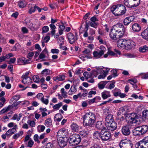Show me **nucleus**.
<instances>
[{"instance_id":"obj_12","label":"nucleus","mask_w":148,"mask_h":148,"mask_svg":"<svg viewBox=\"0 0 148 148\" xmlns=\"http://www.w3.org/2000/svg\"><path fill=\"white\" fill-rule=\"evenodd\" d=\"M67 38L69 42L73 44L77 40V38L72 33L70 32L67 34Z\"/></svg>"},{"instance_id":"obj_64","label":"nucleus","mask_w":148,"mask_h":148,"mask_svg":"<svg viewBox=\"0 0 148 148\" xmlns=\"http://www.w3.org/2000/svg\"><path fill=\"white\" fill-rule=\"evenodd\" d=\"M90 20L92 22H97L99 20L95 16H94L90 18Z\"/></svg>"},{"instance_id":"obj_61","label":"nucleus","mask_w":148,"mask_h":148,"mask_svg":"<svg viewBox=\"0 0 148 148\" xmlns=\"http://www.w3.org/2000/svg\"><path fill=\"white\" fill-rule=\"evenodd\" d=\"M34 138L35 141L37 142L38 143H40V142L38 140V136L37 134H35L34 135Z\"/></svg>"},{"instance_id":"obj_29","label":"nucleus","mask_w":148,"mask_h":148,"mask_svg":"<svg viewBox=\"0 0 148 148\" xmlns=\"http://www.w3.org/2000/svg\"><path fill=\"white\" fill-rule=\"evenodd\" d=\"M94 57L96 59L99 58H100L103 55L102 53H100V52L94 51L93 53Z\"/></svg>"},{"instance_id":"obj_36","label":"nucleus","mask_w":148,"mask_h":148,"mask_svg":"<svg viewBox=\"0 0 148 148\" xmlns=\"http://www.w3.org/2000/svg\"><path fill=\"white\" fill-rule=\"evenodd\" d=\"M25 58L24 57L18 58L17 59V62L19 65H24Z\"/></svg>"},{"instance_id":"obj_45","label":"nucleus","mask_w":148,"mask_h":148,"mask_svg":"<svg viewBox=\"0 0 148 148\" xmlns=\"http://www.w3.org/2000/svg\"><path fill=\"white\" fill-rule=\"evenodd\" d=\"M13 51L19 50L21 49V45L20 44L18 43L16 44L13 48Z\"/></svg>"},{"instance_id":"obj_19","label":"nucleus","mask_w":148,"mask_h":148,"mask_svg":"<svg viewBox=\"0 0 148 148\" xmlns=\"http://www.w3.org/2000/svg\"><path fill=\"white\" fill-rule=\"evenodd\" d=\"M95 127L99 130H101L106 128L103 126L101 122L100 121L97 122L95 125Z\"/></svg>"},{"instance_id":"obj_32","label":"nucleus","mask_w":148,"mask_h":148,"mask_svg":"<svg viewBox=\"0 0 148 148\" xmlns=\"http://www.w3.org/2000/svg\"><path fill=\"white\" fill-rule=\"evenodd\" d=\"M132 0H124V4L127 7L132 8Z\"/></svg>"},{"instance_id":"obj_38","label":"nucleus","mask_w":148,"mask_h":148,"mask_svg":"<svg viewBox=\"0 0 148 148\" xmlns=\"http://www.w3.org/2000/svg\"><path fill=\"white\" fill-rule=\"evenodd\" d=\"M23 134V131H20L18 133L14 134L12 136V138L14 139H17L20 136H22Z\"/></svg>"},{"instance_id":"obj_27","label":"nucleus","mask_w":148,"mask_h":148,"mask_svg":"<svg viewBox=\"0 0 148 148\" xmlns=\"http://www.w3.org/2000/svg\"><path fill=\"white\" fill-rule=\"evenodd\" d=\"M20 98V96L19 95H14L10 99V103H12L14 101H14L16 102Z\"/></svg>"},{"instance_id":"obj_49","label":"nucleus","mask_w":148,"mask_h":148,"mask_svg":"<svg viewBox=\"0 0 148 148\" xmlns=\"http://www.w3.org/2000/svg\"><path fill=\"white\" fill-rule=\"evenodd\" d=\"M42 33H46L49 31V28L47 26H44L42 28Z\"/></svg>"},{"instance_id":"obj_9","label":"nucleus","mask_w":148,"mask_h":148,"mask_svg":"<svg viewBox=\"0 0 148 148\" xmlns=\"http://www.w3.org/2000/svg\"><path fill=\"white\" fill-rule=\"evenodd\" d=\"M57 136L60 137V139L67 138L68 133L63 129H60L58 132Z\"/></svg>"},{"instance_id":"obj_30","label":"nucleus","mask_w":148,"mask_h":148,"mask_svg":"<svg viewBox=\"0 0 148 148\" xmlns=\"http://www.w3.org/2000/svg\"><path fill=\"white\" fill-rule=\"evenodd\" d=\"M132 8L138 6L140 3V0H132Z\"/></svg>"},{"instance_id":"obj_52","label":"nucleus","mask_w":148,"mask_h":148,"mask_svg":"<svg viewBox=\"0 0 148 148\" xmlns=\"http://www.w3.org/2000/svg\"><path fill=\"white\" fill-rule=\"evenodd\" d=\"M34 54V53L33 51L29 52L27 55V57L28 59H31Z\"/></svg>"},{"instance_id":"obj_47","label":"nucleus","mask_w":148,"mask_h":148,"mask_svg":"<svg viewBox=\"0 0 148 148\" xmlns=\"http://www.w3.org/2000/svg\"><path fill=\"white\" fill-rule=\"evenodd\" d=\"M53 145L52 143L49 142L47 144L41 148H53Z\"/></svg>"},{"instance_id":"obj_8","label":"nucleus","mask_w":148,"mask_h":148,"mask_svg":"<svg viewBox=\"0 0 148 148\" xmlns=\"http://www.w3.org/2000/svg\"><path fill=\"white\" fill-rule=\"evenodd\" d=\"M105 125L108 129L111 131L114 130L116 129L117 127V123L114 121V120L109 123H107Z\"/></svg>"},{"instance_id":"obj_43","label":"nucleus","mask_w":148,"mask_h":148,"mask_svg":"<svg viewBox=\"0 0 148 148\" xmlns=\"http://www.w3.org/2000/svg\"><path fill=\"white\" fill-rule=\"evenodd\" d=\"M99 49H100L99 51L100 53H102V55L104 54L106 50V48L103 45H101Z\"/></svg>"},{"instance_id":"obj_16","label":"nucleus","mask_w":148,"mask_h":148,"mask_svg":"<svg viewBox=\"0 0 148 148\" xmlns=\"http://www.w3.org/2000/svg\"><path fill=\"white\" fill-rule=\"evenodd\" d=\"M69 141L70 145L73 146L76 145L74 134L70 136L69 138Z\"/></svg>"},{"instance_id":"obj_22","label":"nucleus","mask_w":148,"mask_h":148,"mask_svg":"<svg viewBox=\"0 0 148 148\" xmlns=\"http://www.w3.org/2000/svg\"><path fill=\"white\" fill-rule=\"evenodd\" d=\"M45 126L48 127H52V123L51 119L48 118L45 121Z\"/></svg>"},{"instance_id":"obj_28","label":"nucleus","mask_w":148,"mask_h":148,"mask_svg":"<svg viewBox=\"0 0 148 148\" xmlns=\"http://www.w3.org/2000/svg\"><path fill=\"white\" fill-rule=\"evenodd\" d=\"M135 146L136 148H148L147 146L145 145L140 141L137 143L136 144Z\"/></svg>"},{"instance_id":"obj_4","label":"nucleus","mask_w":148,"mask_h":148,"mask_svg":"<svg viewBox=\"0 0 148 148\" xmlns=\"http://www.w3.org/2000/svg\"><path fill=\"white\" fill-rule=\"evenodd\" d=\"M83 123L86 126H90L94 123L96 115L92 112L87 113L84 115Z\"/></svg>"},{"instance_id":"obj_14","label":"nucleus","mask_w":148,"mask_h":148,"mask_svg":"<svg viewBox=\"0 0 148 148\" xmlns=\"http://www.w3.org/2000/svg\"><path fill=\"white\" fill-rule=\"evenodd\" d=\"M67 138L60 139L58 142L59 146L61 148L64 147L67 145Z\"/></svg>"},{"instance_id":"obj_11","label":"nucleus","mask_w":148,"mask_h":148,"mask_svg":"<svg viewBox=\"0 0 148 148\" xmlns=\"http://www.w3.org/2000/svg\"><path fill=\"white\" fill-rule=\"evenodd\" d=\"M130 117V119L129 120V122H130L132 124L136 123L137 122L136 119L138 118V116L136 113H131Z\"/></svg>"},{"instance_id":"obj_21","label":"nucleus","mask_w":148,"mask_h":148,"mask_svg":"<svg viewBox=\"0 0 148 148\" xmlns=\"http://www.w3.org/2000/svg\"><path fill=\"white\" fill-rule=\"evenodd\" d=\"M75 141V143L76 144V145L78 144L81 141V137L80 136V135L77 134H74Z\"/></svg>"},{"instance_id":"obj_56","label":"nucleus","mask_w":148,"mask_h":148,"mask_svg":"<svg viewBox=\"0 0 148 148\" xmlns=\"http://www.w3.org/2000/svg\"><path fill=\"white\" fill-rule=\"evenodd\" d=\"M41 101L45 105H47L49 103V100L48 99H45L44 97L41 100Z\"/></svg>"},{"instance_id":"obj_55","label":"nucleus","mask_w":148,"mask_h":148,"mask_svg":"<svg viewBox=\"0 0 148 148\" xmlns=\"http://www.w3.org/2000/svg\"><path fill=\"white\" fill-rule=\"evenodd\" d=\"M50 34L49 33H48L47 34V35H49ZM50 39V37L49 36L47 35L46 36L44 39V42H47Z\"/></svg>"},{"instance_id":"obj_34","label":"nucleus","mask_w":148,"mask_h":148,"mask_svg":"<svg viewBox=\"0 0 148 148\" xmlns=\"http://www.w3.org/2000/svg\"><path fill=\"white\" fill-rule=\"evenodd\" d=\"M107 81H103L100 82L98 84L99 88L100 89H103L105 85L107 83Z\"/></svg>"},{"instance_id":"obj_59","label":"nucleus","mask_w":148,"mask_h":148,"mask_svg":"<svg viewBox=\"0 0 148 148\" xmlns=\"http://www.w3.org/2000/svg\"><path fill=\"white\" fill-rule=\"evenodd\" d=\"M96 92L95 91L91 90L89 92L88 94V97H92V95H95L96 94Z\"/></svg>"},{"instance_id":"obj_44","label":"nucleus","mask_w":148,"mask_h":148,"mask_svg":"<svg viewBox=\"0 0 148 148\" xmlns=\"http://www.w3.org/2000/svg\"><path fill=\"white\" fill-rule=\"evenodd\" d=\"M61 92L62 94V95L64 98H66L67 97V92L64 91V88L61 89Z\"/></svg>"},{"instance_id":"obj_1","label":"nucleus","mask_w":148,"mask_h":148,"mask_svg":"<svg viewBox=\"0 0 148 148\" xmlns=\"http://www.w3.org/2000/svg\"><path fill=\"white\" fill-rule=\"evenodd\" d=\"M125 32L123 25L120 23L116 24L112 26L109 34L110 38L112 39H116L117 37H122Z\"/></svg>"},{"instance_id":"obj_41","label":"nucleus","mask_w":148,"mask_h":148,"mask_svg":"<svg viewBox=\"0 0 148 148\" xmlns=\"http://www.w3.org/2000/svg\"><path fill=\"white\" fill-rule=\"evenodd\" d=\"M148 49V47L146 46H144L143 47H140L139 49V51L141 52H145L147 51Z\"/></svg>"},{"instance_id":"obj_3","label":"nucleus","mask_w":148,"mask_h":148,"mask_svg":"<svg viewBox=\"0 0 148 148\" xmlns=\"http://www.w3.org/2000/svg\"><path fill=\"white\" fill-rule=\"evenodd\" d=\"M126 7L123 5L118 4L114 5L111 8V12L116 16H121L126 12Z\"/></svg>"},{"instance_id":"obj_2","label":"nucleus","mask_w":148,"mask_h":148,"mask_svg":"<svg viewBox=\"0 0 148 148\" xmlns=\"http://www.w3.org/2000/svg\"><path fill=\"white\" fill-rule=\"evenodd\" d=\"M117 45L119 48L128 50L134 48L136 45V43L131 40L119 39L117 42Z\"/></svg>"},{"instance_id":"obj_46","label":"nucleus","mask_w":148,"mask_h":148,"mask_svg":"<svg viewBox=\"0 0 148 148\" xmlns=\"http://www.w3.org/2000/svg\"><path fill=\"white\" fill-rule=\"evenodd\" d=\"M33 80L34 82L38 83L40 81V78L39 76L37 75H34L33 77Z\"/></svg>"},{"instance_id":"obj_50","label":"nucleus","mask_w":148,"mask_h":148,"mask_svg":"<svg viewBox=\"0 0 148 148\" xmlns=\"http://www.w3.org/2000/svg\"><path fill=\"white\" fill-rule=\"evenodd\" d=\"M16 132V130L15 128L10 129L8 130V132H10L11 135Z\"/></svg>"},{"instance_id":"obj_20","label":"nucleus","mask_w":148,"mask_h":148,"mask_svg":"<svg viewBox=\"0 0 148 148\" xmlns=\"http://www.w3.org/2000/svg\"><path fill=\"white\" fill-rule=\"evenodd\" d=\"M63 118L62 115L60 113L56 114L54 117V119L55 121H60Z\"/></svg>"},{"instance_id":"obj_31","label":"nucleus","mask_w":148,"mask_h":148,"mask_svg":"<svg viewBox=\"0 0 148 148\" xmlns=\"http://www.w3.org/2000/svg\"><path fill=\"white\" fill-rule=\"evenodd\" d=\"M62 103L61 102H60L58 103L53 105V108L54 111L59 110L60 108L62 106Z\"/></svg>"},{"instance_id":"obj_18","label":"nucleus","mask_w":148,"mask_h":148,"mask_svg":"<svg viewBox=\"0 0 148 148\" xmlns=\"http://www.w3.org/2000/svg\"><path fill=\"white\" fill-rule=\"evenodd\" d=\"M114 120L113 115L111 114H109L106 116L105 119V125L107 123H109Z\"/></svg>"},{"instance_id":"obj_10","label":"nucleus","mask_w":148,"mask_h":148,"mask_svg":"<svg viewBox=\"0 0 148 148\" xmlns=\"http://www.w3.org/2000/svg\"><path fill=\"white\" fill-rule=\"evenodd\" d=\"M130 126L129 124H127L126 125L123 127L122 129V132L124 135L127 136L130 135Z\"/></svg>"},{"instance_id":"obj_24","label":"nucleus","mask_w":148,"mask_h":148,"mask_svg":"<svg viewBox=\"0 0 148 148\" xmlns=\"http://www.w3.org/2000/svg\"><path fill=\"white\" fill-rule=\"evenodd\" d=\"M141 35L143 38L147 40H148V30L146 29L142 32Z\"/></svg>"},{"instance_id":"obj_62","label":"nucleus","mask_w":148,"mask_h":148,"mask_svg":"<svg viewBox=\"0 0 148 148\" xmlns=\"http://www.w3.org/2000/svg\"><path fill=\"white\" fill-rule=\"evenodd\" d=\"M89 73L87 71L85 72L83 74V75L87 79L89 78L90 77V75L88 74Z\"/></svg>"},{"instance_id":"obj_39","label":"nucleus","mask_w":148,"mask_h":148,"mask_svg":"<svg viewBox=\"0 0 148 148\" xmlns=\"http://www.w3.org/2000/svg\"><path fill=\"white\" fill-rule=\"evenodd\" d=\"M140 141L148 147V136L145 137L142 140Z\"/></svg>"},{"instance_id":"obj_25","label":"nucleus","mask_w":148,"mask_h":148,"mask_svg":"<svg viewBox=\"0 0 148 148\" xmlns=\"http://www.w3.org/2000/svg\"><path fill=\"white\" fill-rule=\"evenodd\" d=\"M27 4V3L25 1H20L18 2V5L21 8L25 7Z\"/></svg>"},{"instance_id":"obj_48","label":"nucleus","mask_w":148,"mask_h":148,"mask_svg":"<svg viewBox=\"0 0 148 148\" xmlns=\"http://www.w3.org/2000/svg\"><path fill=\"white\" fill-rule=\"evenodd\" d=\"M65 79V76L64 75H59L57 76V80L58 81H63Z\"/></svg>"},{"instance_id":"obj_40","label":"nucleus","mask_w":148,"mask_h":148,"mask_svg":"<svg viewBox=\"0 0 148 148\" xmlns=\"http://www.w3.org/2000/svg\"><path fill=\"white\" fill-rule=\"evenodd\" d=\"M51 71L49 70L46 69L42 71L41 72V74L43 75H48L50 74Z\"/></svg>"},{"instance_id":"obj_58","label":"nucleus","mask_w":148,"mask_h":148,"mask_svg":"<svg viewBox=\"0 0 148 148\" xmlns=\"http://www.w3.org/2000/svg\"><path fill=\"white\" fill-rule=\"evenodd\" d=\"M12 119L13 120H15L16 119L17 121H19L20 120V117H18V115L17 114H15L12 117Z\"/></svg>"},{"instance_id":"obj_57","label":"nucleus","mask_w":148,"mask_h":148,"mask_svg":"<svg viewBox=\"0 0 148 148\" xmlns=\"http://www.w3.org/2000/svg\"><path fill=\"white\" fill-rule=\"evenodd\" d=\"M142 114L143 117L145 118L148 115V110H144Z\"/></svg>"},{"instance_id":"obj_42","label":"nucleus","mask_w":148,"mask_h":148,"mask_svg":"<svg viewBox=\"0 0 148 148\" xmlns=\"http://www.w3.org/2000/svg\"><path fill=\"white\" fill-rule=\"evenodd\" d=\"M79 134L83 137H86L88 135V132L84 130L80 131Z\"/></svg>"},{"instance_id":"obj_51","label":"nucleus","mask_w":148,"mask_h":148,"mask_svg":"<svg viewBox=\"0 0 148 148\" xmlns=\"http://www.w3.org/2000/svg\"><path fill=\"white\" fill-rule=\"evenodd\" d=\"M128 82H131L130 83L132 85H133L134 84L137 83V80L135 79H130L128 80Z\"/></svg>"},{"instance_id":"obj_7","label":"nucleus","mask_w":148,"mask_h":148,"mask_svg":"<svg viewBox=\"0 0 148 148\" xmlns=\"http://www.w3.org/2000/svg\"><path fill=\"white\" fill-rule=\"evenodd\" d=\"M133 144L130 140H123L120 143V147L123 148H132Z\"/></svg>"},{"instance_id":"obj_23","label":"nucleus","mask_w":148,"mask_h":148,"mask_svg":"<svg viewBox=\"0 0 148 148\" xmlns=\"http://www.w3.org/2000/svg\"><path fill=\"white\" fill-rule=\"evenodd\" d=\"M110 92L108 91H105L101 93L102 97L104 99L110 97Z\"/></svg>"},{"instance_id":"obj_53","label":"nucleus","mask_w":148,"mask_h":148,"mask_svg":"<svg viewBox=\"0 0 148 148\" xmlns=\"http://www.w3.org/2000/svg\"><path fill=\"white\" fill-rule=\"evenodd\" d=\"M27 123L32 127L35 126V123L33 121H31L29 120L27 121Z\"/></svg>"},{"instance_id":"obj_35","label":"nucleus","mask_w":148,"mask_h":148,"mask_svg":"<svg viewBox=\"0 0 148 148\" xmlns=\"http://www.w3.org/2000/svg\"><path fill=\"white\" fill-rule=\"evenodd\" d=\"M101 132H100L98 131H96L93 134L94 138L99 139L101 138Z\"/></svg>"},{"instance_id":"obj_60","label":"nucleus","mask_w":148,"mask_h":148,"mask_svg":"<svg viewBox=\"0 0 148 148\" xmlns=\"http://www.w3.org/2000/svg\"><path fill=\"white\" fill-rule=\"evenodd\" d=\"M36 97L38 99H40V100L44 97L43 94L41 93L38 94L36 95Z\"/></svg>"},{"instance_id":"obj_15","label":"nucleus","mask_w":148,"mask_h":148,"mask_svg":"<svg viewBox=\"0 0 148 148\" xmlns=\"http://www.w3.org/2000/svg\"><path fill=\"white\" fill-rule=\"evenodd\" d=\"M134 19V16H131L125 18L123 21V23L125 25H127L133 21Z\"/></svg>"},{"instance_id":"obj_33","label":"nucleus","mask_w":148,"mask_h":148,"mask_svg":"<svg viewBox=\"0 0 148 148\" xmlns=\"http://www.w3.org/2000/svg\"><path fill=\"white\" fill-rule=\"evenodd\" d=\"M11 105L8 106L7 107L5 108L0 111V114H2L13 108Z\"/></svg>"},{"instance_id":"obj_63","label":"nucleus","mask_w":148,"mask_h":148,"mask_svg":"<svg viewBox=\"0 0 148 148\" xmlns=\"http://www.w3.org/2000/svg\"><path fill=\"white\" fill-rule=\"evenodd\" d=\"M97 22H92L91 21V22L90 23V26L96 28L97 26Z\"/></svg>"},{"instance_id":"obj_26","label":"nucleus","mask_w":148,"mask_h":148,"mask_svg":"<svg viewBox=\"0 0 148 148\" xmlns=\"http://www.w3.org/2000/svg\"><path fill=\"white\" fill-rule=\"evenodd\" d=\"M71 127L72 130L73 131L76 132L79 130V126L75 123H72L71 125Z\"/></svg>"},{"instance_id":"obj_5","label":"nucleus","mask_w":148,"mask_h":148,"mask_svg":"<svg viewBox=\"0 0 148 148\" xmlns=\"http://www.w3.org/2000/svg\"><path fill=\"white\" fill-rule=\"evenodd\" d=\"M101 139L102 141H107L109 140L111 137V134L106 128L101 130Z\"/></svg>"},{"instance_id":"obj_17","label":"nucleus","mask_w":148,"mask_h":148,"mask_svg":"<svg viewBox=\"0 0 148 148\" xmlns=\"http://www.w3.org/2000/svg\"><path fill=\"white\" fill-rule=\"evenodd\" d=\"M132 28L133 31L138 32L140 30L141 27L139 24L135 23L132 25Z\"/></svg>"},{"instance_id":"obj_13","label":"nucleus","mask_w":148,"mask_h":148,"mask_svg":"<svg viewBox=\"0 0 148 148\" xmlns=\"http://www.w3.org/2000/svg\"><path fill=\"white\" fill-rule=\"evenodd\" d=\"M138 127L142 135L146 133L148 131V126L147 125H143Z\"/></svg>"},{"instance_id":"obj_6","label":"nucleus","mask_w":148,"mask_h":148,"mask_svg":"<svg viewBox=\"0 0 148 148\" xmlns=\"http://www.w3.org/2000/svg\"><path fill=\"white\" fill-rule=\"evenodd\" d=\"M29 73V71L26 72L22 76V78H23L22 82L25 84H30L32 82V79L29 77H28Z\"/></svg>"},{"instance_id":"obj_54","label":"nucleus","mask_w":148,"mask_h":148,"mask_svg":"<svg viewBox=\"0 0 148 148\" xmlns=\"http://www.w3.org/2000/svg\"><path fill=\"white\" fill-rule=\"evenodd\" d=\"M29 104V102L27 101H22V103L21 105L22 106H28Z\"/></svg>"},{"instance_id":"obj_37","label":"nucleus","mask_w":148,"mask_h":148,"mask_svg":"<svg viewBox=\"0 0 148 148\" xmlns=\"http://www.w3.org/2000/svg\"><path fill=\"white\" fill-rule=\"evenodd\" d=\"M140 132L138 127L135 128L132 130V133L134 136H137L140 134Z\"/></svg>"}]
</instances>
